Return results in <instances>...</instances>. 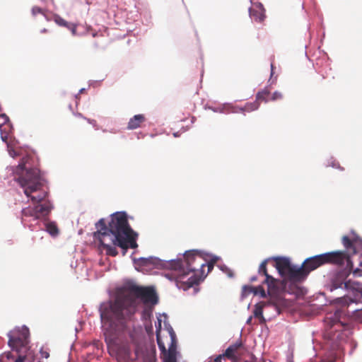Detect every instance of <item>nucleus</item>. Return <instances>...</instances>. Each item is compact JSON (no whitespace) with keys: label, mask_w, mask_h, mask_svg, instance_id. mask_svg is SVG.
I'll list each match as a JSON object with an SVG mask.
<instances>
[{"label":"nucleus","mask_w":362,"mask_h":362,"mask_svg":"<svg viewBox=\"0 0 362 362\" xmlns=\"http://www.w3.org/2000/svg\"><path fill=\"white\" fill-rule=\"evenodd\" d=\"M361 298H362V293H361Z\"/></svg>","instance_id":"c03bdc74"},{"label":"nucleus","mask_w":362,"mask_h":362,"mask_svg":"<svg viewBox=\"0 0 362 362\" xmlns=\"http://www.w3.org/2000/svg\"><path fill=\"white\" fill-rule=\"evenodd\" d=\"M226 356H225V353L223 354H221V355H218L216 357H214V358H211V361H214V362H221V360L224 358H226Z\"/></svg>","instance_id":"2f4dec72"},{"label":"nucleus","mask_w":362,"mask_h":362,"mask_svg":"<svg viewBox=\"0 0 362 362\" xmlns=\"http://www.w3.org/2000/svg\"><path fill=\"white\" fill-rule=\"evenodd\" d=\"M250 16L251 18L257 22H262L264 20V8L261 4L255 5L250 8Z\"/></svg>","instance_id":"4468645a"},{"label":"nucleus","mask_w":362,"mask_h":362,"mask_svg":"<svg viewBox=\"0 0 362 362\" xmlns=\"http://www.w3.org/2000/svg\"><path fill=\"white\" fill-rule=\"evenodd\" d=\"M46 230L51 235H57L59 233L57 226L54 223H49L46 225Z\"/></svg>","instance_id":"b1692460"},{"label":"nucleus","mask_w":362,"mask_h":362,"mask_svg":"<svg viewBox=\"0 0 362 362\" xmlns=\"http://www.w3.org/2000/svg\"><path fill=\"white\" fill-rule=\"evenodd\" d=\"M156 259L152 257H141L138 259H134L135 263H136L140 267H146L150 264H154L156 263Z\"/></svg>","instance_id":"aec40b11"},{"label":"nucleus","mask_w":362,"mask_h":362,"mask_svg":"<svg viewBox=\"0 0 362 362\" xmlns=\"http://www.w3.org/2000/svg\"><path fill=\"white\" fill-rule=\"evenodd\" d=\"M254 294L259 295L262 298H265L267 296L266 292L262 286L255 287Z\"/></svg>","instance_id":"bb28decb"},{"label":"nucleus","mask_w":362,"mask_h":362,"mask_svg":"<svg viewBox=\"0 0 362 362\" xmlns=\"http://www.w3.org/2000/svg\"><path fill=\"white\" fill-rule=\"evenodd\" d=\"M34 209L36 214V219L47 216L51 211V206L47 203L36 205Z\"/></svg>","instance_id":"f3484780"},{"label":"nucleus","mask_w":362,"mask_h":362,"mask_svg":"<svg viewBox=\"0 0 362 362\" xmlns=\"http://www.w3.org/2000/svg\"><path fill=\"white\" fill-rule=\"evenodd\" d=\"M32 13L33 16H36L37 14L43 13L42 9L38 6H34L32 8Z\"/></svg>","instance_id":"7c9ffc66"},{"label":"nucleus","mask_w":362,"mask_h":362,"mask_svg":"<svg viewBox=\"0 0 362 362\" xmlns=\"http://www.w3.org/2000/svg\"><path fill=\"white\" fill-rule=\"evenodd\" d=\"M255 291V287L252 286H247L245 285L243 286V295H248L251 293H254Z\"/></svg>","instance_id":"cd10ccee"},{"label":"nucleus","mask_w":362,"mask_h":362,"mask_svg":"<svg viewBox=\"0 0 362 362\" xmlns=\"http://www.w3.org/2000/svg\"><path fill=\"white\" fill-rule=\"evenodd\" d=\"M242 346H243V344L240 341H238V342L229 346L225 351V356H226V358H237L236 354H237L238 349Z\"/></svg>","instance_id":"a211bd4d"},{"label":"nucleus","mask_w":362,"mask_h":362,"mask_svg":"<svg viewBox=\"0 0 362 362\" xmlns=\"http://www.w3.org/2000/svg\"><path fill=\"white\" fill-rule=\"evenodd\" d=\"M11 127L9 123V119L5 114L0 115V134L1 138L4 141L8 139V134L11 131Z\"/></svg>","instance_id":"ddd939ff"},{"label":"nucleus","mask_w":362,"mask_h":362,"mask_svg":"<svg viewBox=\"0 0 362 362\" xmlns=\"http://www.w3.org/2000/svg\"><path fill=\"white\" fill-rule=\"evenodd\" d=\"M337 303L341 305L342 306H348L350 303H353L354 300L351 299L347 296H343L341 298H338L334 300Z\"/></svg>","instance_id":"5701e85b"},{"label":"nucleus","mask_w":362,"mask_h":362,"mask_svg":"<svg viewBox=\"0 0 362 362\" xmlns=\"http://www.w3.org/2000/svg\"><path fill=\"white\" fill-rule=\"evenodd\" d=\"M346 276L347 274L344 272H339L334 274L331 280L330 290L333 291L341 288L343 286L346 288L348 286L347 283L345 282Z\"/></svg>","instance_id":"f8f14e48"},{"label":"nucleus","mask_w":362,"mask_h":362,"mask_svg":"<svg viewBox=\"0 0 362 362\" xmlns=\"http://www.w3.org/2000/svg\"><path fill=\"white\" fill-rule=\"evenodd\" d=\"M8 345L13 349L20 354L26 350L28 341V333L25 331L14 329L8 334Z\"/></svg>","instance_id":"6e6552de"},{"label":"nucleus","mask_w":362,"mask_h":362,"mask_svg":"<svg viewBox=\"0 0 362 362\" xmlns=\"http://www.w3.org/2000/svg\"><path fill=\"white\" fill-rule=\"evenodd\" d=\"M251 320V317L247 320V323H249Z\"/></svg>","instance_id":"37998d69"},{"label":"nucleus","mask_w":362,"mask_h":362,"mask_svg":"<svg viewBox=\"0 0 362 362\" xmlns=\"http://www.w3.org/2000/svg\"><path fill=\"white\" fill-rule=\"evenodd\" d=\"M30 156L23 157L13 171L14 180L18 183L26 197L33 203H39L47 197V192L42 189L43 186L40 170L29 165Z\"/></svg>","instance_id":"20e7f679"},{"label":"nucleus","mask_w":362,"mask_h":362,"mask_svg":"<svg viewBox=\"0 0 362 362\" xmlns=\"http://www.w3.org/2000/svg\"><path fill=\"white\" fill-rule=\"evenodd\" d=\"M22 222L24 221V217H33L34 220L36 219V214L34 207H26L22 210Z\"/></svg>","instance_id":"4be33fe9"},{"label":"nucleus","mask_w":362,"mask_h":362,"mask_svg":"<svg viewBox=\"0 0 362 362\" xmlns=\"http://www.w3.org/2000/svg\"><path fill=\"white\" fill-rule=\"evenodd\" d=\"M257 276H254L251 277V279H250V281H251V282H254V281H257Z\"/></svg>","instance_id":"58836bf2"},{"label":"nucleus","mask_w":362,"mask_h":362,"mask_svg":"<svg viewBox=\"0 0 362 362\" xmlns=\"http://www.w3.org/2000/svg\"><path fill=\"white\" fill-rule=\"evenodd\" d=\"M269 95V90L267 88H264L257 93L255 101H258L259 103L260 102L267 103L270 100L268 98Z\"/></svg>","instance_id":"6ab92c4d"},{"label":"nucleus","mask_w":362,"mask_h":362,"mask_svg":"<svg viewBox=\"0 0 362 362\" xmlns=\"http://www.w3.org/2000/svg\"><path fill=\"white\" fill-rule=\"evenodd\" d=\"M325 322L327 327L325 333V338L334 343L341 340L342 338L341 329L344 325L339 321L338 313H336L334 316H327Z\"/></svg>","instance_id":"423d86ee"},{"label":"nucleus","mask_w":362,"mask_h":362,"mask_svg":"<svg viewBox=\"0 0 362 362\" xmlns=\"http://www.w3.org/2000/svg\"><path fill=\"white\" fill-rule=\"evenodd\" d=\"M23 354H19L14 362H40L33 351L30 349L22 351Z\"/></svg>","instance_id":"2eb2a0df"},{"label":"nucleus","mask_w":362,"mask_h":362,"mask_svg":"<svg viewBox=\"0 0 362 362\" xmlns=\"http://www.w3.org/2000/svg\"><path fill=\"white\" fill-rule=\"evenodd\" d=\"M76 27H77V25L76 24L69 23V24L66 26V28H68L69 30H71V34L74 36H76L78 35L77 31H76Z\"/></svg>","instance_id":"c756f323"},{"label":"nucleus","mask_w":362,"mask_h":362,"mask_svg":"<svg viewBox=\"0 0 362 362\" xmlns=\"http://www.w3.org/2000/svg\"><path fill=\"white\" fill-rule=\"evenodd\" d=\"M353 272L355 275H361V270L359 269H356L355 270L353 271Z\"/></svg>","instance_id":"e433bc0d"},{"label":"nucleus","mask_w":362,"mask_h":362,"mask_svg":"<svg viewBox=\"0 0 362 362\" xmlns=\"http://www.w3.org/2000/svg\"><path fill=\"white\" fill-rule=\"evenodd\" d=\"M88 122H89L90 123H91V124H93V122H95V121H94V120L91 121V120L88 119Z\"/></svg>","instance_id":"79ce46f5"},{"label":"nucleus","mask_w":362,"mask_h":362,"mask_svg":"<svg viewBox=\"0 0 362 362\" xmlns=\"http://www.w3.org/2000/svg\"><path fill=\"white\" fill-rule=\"evenodd\" d=\"M272 259L275 262L274 267L280 276L284 278L292 266L290 259L284 257H275Z\"/></svg>","instance_id":"9b49d317"},{"label":"nucleus","mask_w":362,"mask_h":362,"mask_svg":"<svg viewBox=\"0 0 362 362\" xmlns=\"http://www.w3.org/2000/svg\"><path fill=\"white\" fill-rule=\"evenodd\" d=\"M274 64L272 63L271 64V76H272L273 74H274Z\"/></svg>","instance_id":"4c0bfd02"},{"label":"nucleus","mask_w":362,"mask_h":362,"mask_svg":"<svg viewBox=\"0 0 362 362\" xmlns=\"http://www.w3.org/2000/svg\"><path fill=\"white\" fill-rule=\"evenodd\" d=\"M40 354H41L42 357L45 358H47L49 356V353L45 351L41 350Z\"/></svg>","instance_id":"72a5a7b5"},{"label":"nucleus","mask_w":362,"mask_h":362,"mask_svg":"<svg viewBox=\"0 0 362 362\" xmlns=\"http://www.w3.org/2000/svg\"><path fill=\"white\" fill-rule=\"evenodd\" d=\"M260 104L258 101H254L252 103H247L245 105L244 107H240V110L242 112H252V111H254V110H256L259 108Z\"/></svg>","instance_id":"412c9836"},{"label":"nucleus","mask_w":362,"mask_h":362,"mask_svg":"<svg viewBox=\"0 0 362 362\" xmlns=\"http://www.w3.org/2000/svg\"><path fill=\"white\" fill-rule=\"evenodd\" d=\"M146 121V117L143 114L136 115L132 117L127 124L128 129H135L141 127V124Z\"/></svg>","instance_id":"dca6fc26"},{"label":"nucleus","mask_w":362,"mask_h":362,"mask_svg":"<svg viewBox=\"0 0 362 362\" xmlns=\"http://www.w3.org/2000/svg\"><path fill=\"white\" fill-rule=\"evenodd\" d=\"M269 259H264L259 265L258 274L265 276L263 284L267 285L268 294L271 295L277 291L278 280L269 275L267 272V264Z\"/></svg>","instance_id":"1a4fd4ad"},{"label":"nucleus","mask_w":362,"mask_h":362,"mask_svg":"<svg viewBox=\"0 0 362 362\" xmlns=\"http://www.w3.org/2000/svg\"><path fill=\"white\" fill-rule=\"evenodd\" d=\"M160 329H161V320H158V327L156 329V340L157 344L159 347V349L161 351V354L163 355V358L168 359H177V340L176 335L174 332L173 329L170 328L169 330V334L171 339V343L169 346L168 349L167 350L165 346L164 342L161 340L160 338Z\"/></svg>","instance_id":"0eeeda50"},{"label":"nucleus","mask_w":362,"mask_h":362,"mask_svg":"<svg viewBox=\"0 0 362 362\" xmlns=\"http://www.w3.org/2000/svg\"><path fill=\"white\" fill-rule=\"evenodd\" d=\"M341 240L346 251L329 252L305 259L302 264L307 275L324 264L342 266L346 262V267L352 270L353 263L351 260V255L357 253L358 247L362 245V240L356 236L350 238L347 235H344Z\"/></svg>","instance_id":"7ed1b4c3"},{"label":"nucleus","mask_w":362,"mask_h":362,"mask_svg":"<svg viewBox=\"0 0 362 362\" xmlns=\"http://www.w3.org/2000/svg\"><path fill=\"white\" fill-rule=\"evenodd\" d=\"M262 312H263L262 305H261L259 304L256 305L255 308L253 312L255 317L263 319Z\"/></svg>","instance_id":"393cba45"},{"label":"nucleus","mask_w":362,"mask_h":362,"mask_svg":"<svg viewBox=\"0 0 362 362\" xmlns=\"http://www.w3.org/2000/svg\"><path fill=\"white\" fill-rule=\"evenodd\" d=\"M47 31H48V30H47V29L44 28V29H42V30H41V33H47Z\"/></svg>","instance_id":"ea45409f"},{"label":"nucleus","mask_w":362,"mask_h":362,"mask_svg":"<svg viewBox=\"0 0 362 362\" xmlns=\"http://www.w3.org/2000/svg\"><path fill=\"white\" fill-rule=\"evenodd\" d=\"M144 362H155V361H153L152 359H148V360H145Z\"/></svg>","instance_id":"a19ab883"},{"label":"nucleus","mask_w":362,"mask_h":362,"mask_svg":"<svg viewBox=\"0 0 362 362\" xmlns=\"http://www.w3.org/2000/svg\"><path fill=\"white\" fill-rule=\"evenodd\" d=\"M206 267H208V272H209L211 270L214 268V263L213 262H206Z\"/></svg>","instance_id":"473e14b6"},{"label":"nucleus","mask_w":362,"mask_h":362,"mask_svg":"<svg viewBox=\"0 0 362 362\" xmlns=\"http://www.w3.org/2000/svg\"><path fill=\"white\" fill-rule=\"evenodd\" d=\"M163 362H177V359L163 358Z\"/></svg>","instance_id":"f704fd0d"},{"label":"nucleus","mask_w":362,"mask_h":362,"mask_svg":"<svg viewBox=\"0 0 362 362\" xmlns=\"http://www.w3.org/2000/svg\"><path fill=\"white\" fill-rule=\"evenodd\" d=\"M356 311L357 312V315L358 317H362V308H360V309H356Z\"/></svg>","instance_id":"c9c22d12"},{"label":"nucleus","mask_w":362,"mask_h":362,"mask_svg":"<svg viewBox=\"0 0 362 362\" xmlns=\"http://www.w3.org/2000/svg\"><path fill=\"white\" fill-rule=\"evenodd\" d=\"M308 276L303 264L300 267L292 265L284 277L285 281L291 282H300Z\"/></svg>","instance_id":"9d476101"},{"label":"nucleus","mask_w":362,"mask_h":362,"mask_svg":"<svg viewBox=\"0 0 362 362\" xmlns=\"http://www.w3.org/2000/svg\"><path fill=\"white\" fill-rule=\"evenodd\" d=\"M283 98V94L279 91H275L271 96L270 100L275 101L281 100Z\"/></svg>","instance_id":"c85d7f7f"},{"label":"nucleus","mask_w":362,"mask_h":362,"mask_svg":"<svg viewBox=\"0 0 362 362\" xmlns=\"http://www.w3.org/2000/svg\"><path fill=\"white\" fill-rule=\"evenodd\" d=\"M97 231L93 238L99 242V247L105 250L107 255L115 257L118 255L116 246L123 250L125 255L128 248H136L137 233L130 227L125 212H116L111 215L108 225L104 218L96 223Z\"/></svg>","instance_id":"f03ea898"},{"label":"nucleus","mask_w":362,"mask_h":362,"mask_svg":"<svg viewBox=\"0 0 362 362\" xmlns=\"http://www.w3.org/2000/svg\"><path fill=\"white\" fill-rule=\"evenodd\" d=\"M140 299L144 304L156 305L158 296L153 288L135 284L118 288L112 300L100 304L99 312L102 323H122L136 311Z\"/></svg>","instance_id":"f257e3e1"},{"label":"nucleus","mask_w":362,"mask_h":362,"mask_svg":"<svg viewBox=\"0 0 362 362\" xmlns=\"http://www.w3.org/2000/svg\"><path fill=\"white\" fill-rule=\"evenodd\" d=\"M170 264L173 269L179 271V281L190 288L202 280L206 261L197 251L191 250L185 253L183 259L174 260Z\"/></svg>","instance_id":"39448f33"},{"label":"nucleus","mask_w":362,"mask_h":362,"mask_svg":"<svg viewBox=\"0 0 362 362\" xmlns=\"http://www.w3.org/2000/svg\"><path fill=\"white\" fill-rule=\"evenodd\" d=\"M54 22L60 25V26H63V27H66L69 24V22H67L66 21H65L64 18H62V17H60L59 16H56L54 17Z\"/></svg>","instance_id":"a878e982"}]
</instances>
